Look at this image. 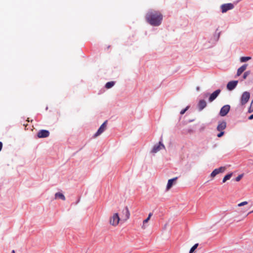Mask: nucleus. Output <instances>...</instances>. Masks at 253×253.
<instances>
[{"label": "nucleus", "instance_id": "1", "mask_svg": "<svg viewBox=\"0 0 253 253\" xmlns=\"http://www.w3.org/2000/svg\"><path fill=\"white\" fill-rule=\"evenodd\" d=\"M146 21L151 25H160L163 19V15L160 12L155 10L149 11L146 15Z\"/></svg>", "mask_w": 253, "mask_h": 253}, {"label": "nucleus", "instance_id": "2", "mask_svg": "<svg viewBox=\"0 0 253 253\" xmlns=\"http://www.w3.org/2000/svg\"><path fill=\"white\" fill-rule=\"evenodd\" d=\"M120 221V218L118 213H115L109 219L110 224L113 226H117Z\"/></svg>", "mask_w": 253, "mask_h": 253}, {"label": "nucleus", "instance_id": "3", "mask_svg": "<svg viewBox=\"0 0 253 253\" xmlns=\"http://www.w3.org/2000/svg\"><path fill=\"white\" fill-rule=\"evenodd\" d=\"M250 98V94L248 91H245L243 93L240 100V103L242 105H244L249 101Z\"/></svg>", "mask_w": 253, "mask_h": 253}, {"label": "nucleus", "instance_id": "4", "mask_svg": "<svg viewBox=\"0 0 253 253\" xmlns=\"http://www.w3.org/2000/svg\"><path fill=\"white\" fill-rule=\"evenodd\" d=\"M107 121H105L100 126L97 131L94 134V137H96L103 133L106 128Z\"/></svg>", "mask_w": 253, "mask_h": 253}, {"label": "nucleus", "instance_id": "5", "mask_svg": "<svg viewBox=\"0 0 253 253\" xmlns=\"http://www.w3.org/2000/svg\"><path fill=\"white\" fill-rule=\"evenodd\" d=\"M230 109V106L229 105H225L223 106L220 109L219 112V115L221 117L226 116Z\"/></svg>", "mask_w": 253, "mask_h": 253}, {"label": "nucleus", "instance_id": "6", "mask_svg": "<svg viewBox=\"0 0 253 253\" xmlns=\"http://www.w3.org/2000/svg\"><path fill=\"white\" fill-rule=\"evenodd\" d=\"M165 149L164 145L160 141L158 144L155 145L151 151V153H156L160 150Z\"/></svg>", "mask_w": 253, "mask_h": 253}, {"label": "nucleus", "instance_id": "7", "mask_svg": "<svg viewBox=\"0 0 253 253\" xmlns=\"http://www.w3.org/2000/svg\"><path fill=\"white\" fill-rule=\"evenodd\" d=\"M220 7L222 12L225 13L229 10L232 9L234 8V5L231 3H226L221 5Z\"/></svg>", "mask_w": 253, "mask_h": 253}, {"label": "nucleus", "instance_id": "8", "mask_svg": "<svg viewBox=\"0 0 253 253\" xmlns=\"http://www.w3.org/2000/svg\"><path fill=\"white\" fill-rule=\"evenodd\" d=\"M226 168L224 167H221L219 168L218 169H216L213 170V171L211 174V176L212 178L214 177L217 174L220 173H223Z\"/></svg>", "mask_w": 253, "mask_h": 253}, {"label": "nucleus", "instance_id": "9", "mask_svg": "<svg viewBox=\"0 0 253 253\" xmlns=\"http://www.w3.org/2000/svg\"><path fill=\"white\" fill-rule=\"evenodd\" d=\"M122 212L123 214L122 216V220L126 221L129 218L130 216V213L127 207H125L123 210Z\"/></svg>", "mask_w": 253, "mask_h": 253}, {"label": "nucleus", "instance_id": "10", "mask_svg": "<svg viewBox=\"0 0 253 253\" xmlns=\"http://www.w3.org/2000/svg\"><path fill=\"white\" fill-rule=\"evenodd\" d=\"M221 90L218 89L212 92L209 98V101L210 102H212L218 96Z\"/></svg>", "mask_w": 253, "mask_h": 253}, {"label": "nucleus", "instance_id": "11", "mask_svg": "<svg viewBox=\"0 0 253 253\" xmlns=\"http://www.w3.org/2000/svg\"><path fill=\"white\" fill-rule=\"evenodd\" d=\"M49 132L46 130H41L38 133V137L39 138H45L49 136Z\"/></svg>", "mask_w": 253, "mask_h": 253}, {"label": "nucleus", "instance_id": "12", "mask_svg": "<svg viewBox=\"0 0 253 253\" xmlns=\"http://www.w3.org/2000/svg\"><path fill=\"white\" fill-rule=\"evenodd\" d=\"M237 81L229 82L227 84V88L229 90H233L237 85Z\"/></svg>", "mask_w": 253, "mask_h": 253}, {"label": "nucleus", "instance_id": "13", "mask_svg": "<svg viewBox=\"0 0 253 253\" xmlns=\"http://www.w3.org/2000/svg\"><path fill=\"white\" fill-rule=\"evenodd\" d=\"M226 127V123L225 121L219 122L217 126V130L219 131H223Z\"/></svg>", "mask_w": 253, "mask_h": 253}, {"label": "nucleus", "instance_id": "14", "mask_svg": "<svg viewBox=\"0 0 253 253\" xmlns=\"http://www.w3.org/2000/svg\"><path fill=\"white\" fill-rule=\"evenodd\" d=\"M207 106V102L205 100H200L198 103V106L200 111L202 110Z\"/></svg>", "mask_w": 253, "mask_h": 253}, {"label": "nucleus", "instance_id": "15", "mask_svg": "<svg viewBox=\"0 0 253 253\" xmlns=\"http://www.w3.org/2000/svg\"><path fill=\"white\" fill-rule=\"evenodd\" d=\"M177 179V177H176L173 178L169 179L168 180V182L167 186V190H169V189H170L171 188V187L173 185V182L175 181Z\"/></svg>", "mask_w": 253, "mask_h": 253}, {"label": "nucleus", "instance_id": "16", "mask_svg": "<svg viewBox=\"0 0 253 253\" xmlns=\"http://www.w3.org/2000/svg\"><path fill=\"white\" fill-rule=\"evenodd\" d=\"M247 67V64H244L241 67H240L237 70V76H240L242 73L245 71Z\"/></svg>", "mask_w": 253, "mask_h": 253}, {"label": "nucleus", "instance_id": "17", "mask_svg": "<svg viewBox=\"0 0 253 253\" xmlns=\"http://www.w3.org/2000/svg\"><path fill=\"white\" fill-rule=\"evenodd\" d=\"M55 197L56 199H57V198L61 199L63 201H65L66 199L64 195L63 194L59 193V192L56 193L55 194Z\"/></svg>", "mask_w": 253, "mask_h": 253}, {"label": "nucleus", "instance_id": "18", "mask_svg": "<svg viewBox=\"0 0 253 253\" xmlns=\"http://www.w3.org/2000/svg\"><path fill=\"white\" fill-rule=\"evenodd\" d=\"M152 215V213H150L148 215V217L145 219L144 220H143V225L142 226V228L143 229H145V224L147 223L148 222V221L150 220L151 216Z\"/></svg>", "mask_w": 253, "mask_h": 253}, {"label": "nucleus", "instance_id": "19", "mask_svg": "<svg viewBox=\"0 0 253 253\" xmlns=\"http://www.w3.org/2000/svg\"><path fill=\"white\" fill-rule=\"evenodd\" d=\"M232 175V173H230L227 175H226L223 178L222 182L223 183L225 182L227 180H229L230 179Z\"/></svg>", "mask_w": 253, "mask_h": 253}, {"label": "nucleus", "instance_id": "20", "mask_svg": "<svg viewBox=\"0 0 253 253\" xmlns=\"http://www.w3.org/2000/svg\"><path fill=\"white\" fill-rule=\"evenodd\" d=\"M114 84H115V83L114 82H108L106 83V84L105 85V87L107 88H110L112 87L114 85Z\"/></svg>", "mask_w": 253, "mask_h": 253}, {"label": "nucleus", "instance_id": "21", "mask_svg": "<svg viewBox=\"0 0 253 253\" xmlns=\"http://www.w3.org/2000/svg\"><path fill=\"white\" fill-rule=\"evenodd\" d=\"M251 59V57H242L240 58V61L241 62H246Z\"/></svg>", "mask_w": 253, "mask_h": 253}, {"label": "nucleus", "instance_id": "22", "mask_svg": "<svg viewBox=\"0 0 253 253\" xmlns=\"http://www.w3.org/2000/svg\"><path fill=\"white\" fill-rule=\"evenodd\" d=\"M198 244H195L190 249L189 253H192L198 247Z\"/></svg>", "mask_w": 253, "mask_h": 253}, {"label": "nucleus", "instance_id": "23", "mask_svg": "<svg viewBox=\"0 0 253 253\" xmlns=\"http://www.w3.org/2000/svg\"><path fill=\"white\" fill-rule=\"evenodd\" d=\"M250 74V71H247L246 72L244 73V75H243V79H246L247 78V77Z\"/></svg>", "mask_w": 253, "mask_h": 253}, {"label": "nucleus", "instance_id": "24", "mask_svg": "<svg viewBox=\"0 0 253 253\" xmlns=\"http://www.w3.org/2000/svg\"><path fill=\"white\" fill-rule=\"evenodd\" d=\"M248 202H247V201H244V202H241V203H240L238 204V207H242V206H245V205H247V204H248Z\"/></svg>", "mask_w": 253, "mask_h": 253}, {"label": "nucleus", "instance_id": "25", "mask_svg": "<svg viewBox=\"0 0 253 253\" xmlns=\"http://www.w3.org/2000/svg\"><path fill=\"white\" fill-rule=\"evenodd\" d=\"M243 177V174H240L236 178V181H239L241 178Z\"/></svg>", "mask_w": 253, "mask_h": 253}, {"label": "nucleus", "instance_id": "26", "mask_svg": "<svg viewBox=\"0 0 253 253\" xmlns=\"http://www.w3.org/2000/svg\"><path fill=\"white\" fill-rule=\"evenodd\" d=\"M188 106H187L186 108H185V109H184L180 111V114H181V115H183V114H184L185 113V112L188 110Z\"/></svg>", "mask_w": 253, "mask_h": 253}, {"label": "nucleus", "instance_id": "27", "mask_svg": "<svg viewBox=\"0 0 253 253\" xmlns=\"http://www.w3.org/2000/svg\"><path fill=\"white\" fill-rule=\"evenodd\" d=\"M224 134V131H220V133H218L217 135V136L218 137H221V136H222Z\"/></svg>", "mask_w": 253, "mask_h": 253}, {"label": "nucleus", "instance_id": "28", "mask_svg": "<svg viewBox=\"0 0 253 253\" xmlns=\"http://www.w3.org/2000/svg\"><path fill=\"white\" fill-rule=\"evenodd\" d=\"M253 112V106H252L251 105H250L249 110L248 112L251 113Z\"/></svg>", "mask_w": 253, "mask_h": 253}, {"label": "nucleus", "instance_id": "29", "mask_svg": "<svg viewBox=\"0 0 253 253\" xmlns=\"http://www.w3.org/2000/svg\"><path fill=\"white\" fill-rule=\"evenodd\" d=\"M249 120H252V119H253V115H251L250 116H249Z\"/></svg>", "mask_w": 253, "mask_h": 253}, {"label": "nucleus", "instance_id": "30", "mask_svg": "<svg viewBox=\"0 0 253 253\" xmlns=\"http://www.w3.org/2000/svg\"><path fill=\"white\" fill-rule=\"evenodd\" d=\"M2 147V142H0V151H1Z\"/></svg>", "mask_w": 253, "mask_h": 253}, {"label": "nucleus", "instance_id": "31", "mask_svg": "<svg viewBox=\"0 0 253 253\" xmlns=\"http://www.w3.org/2000/svg\"><path fill=\"white\" fill-rule=\"evenodd\" d=\"M196 89L198 91L200 89V87L199 86L197 87Z\"/></svg>", "mask_w": 253, "mask_h": 253}, {"label": "nucleus", "instance_id": "32", "mask_svg": "<svg viewBox=\"0 0 253 253\" xmlns=\"http://www.w3.org/2000/svg\"><path fill=\"white\" fill-rule=\"evenodd\" d=\"M252 212H253V211H250V212H249L248 213V214H250V213H252Z\"/></svg>", "mask_w": 253, "mask_h": 253}, {"label": "nucleus", "instance_id": "33", "mask_svg": "<svg viewBox=\"0 0 253 253\" xmlns=\"http://www.w3.org/2000/svg\"><path fill=\"white\" fill-rule=\"evenodd\" d=\"M11 253H15V251L14 250H12Z\"/></svg>", "mask_w": 253, "mask_h": 253}]
</instances>
